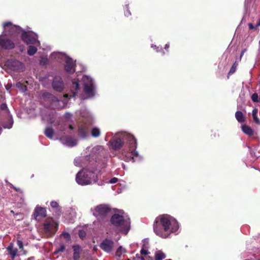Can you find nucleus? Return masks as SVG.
<instances>
[{"mask_svg": "<svg viewBox=\"0 0 260 260\" xmlns=\"http://www.w3.org/2000/svg\"><path fill=\"white\" fill-rule=\"evenodd\" d=\"M153 229L157 236L162 238H167L171 233L177 234L179 225L174 217L166 214L156 218Z\"/></svg>", "mask_w": 260, "mask_h": 260, "instance_id": "1", "label": "nucleus"}, {"mask_svg": "<svg viewBox=\"0 0 260 260\" xmlns=\"http://www.w3.org/2000/svg\"><path fill=\"white\" fill-rule=\"evenodd\" d=\"M101 177L100 171L94 168H87L79 171L76 175V181L81 185H86L92 183L102 185L103 183L99 181Z\"/></svg>", "mask_w": 260, "mask_h": 260, "instance_id": "2", "label": "nucleus"}, {"mask_svg": "<svg viewBox=\"0 0 260 260\" xmlns=\"http://www.w3.org/2000/svg\"><path fill=\"white\" fill-rule=\"evenodd\" d=\"M111 222L117 230L126 235L130 229V219L122 210L118 211L112 215Z\"/></svg>", "mask_w": 260, "mask_h": 260, "instance_id": "3", "label": "nucleus"}, {"mask_svg": "<svg viewBox=\"0 0 260 260\" xmlns=\"http://www.w3.org/2000/svg\"><path fill=\"white\" fill-rule=\"evenodd\" d=\"M128 145L131 149H136L137 142L134 137L128 133H121L119 137L115 138L111 142V146L115 150H119L123 145L124 142Z\"/></svg>", "mask_w": 260, "mask_h": 260, "instance_id": "4", "label": "nucleus"}, {"mask_svg": "<svg viewBox=\"0 0 260 260\" xmlns=\"http://www.w3.org/2000/svg\"><path fill=\"white\" fill-rule=\"evenodd\" d=\"M82 82L86 98H93L96 93V86L93 79L90 76L84 75L82 77Z\"/></svg>", "mask_w": 260, "mask_h": 260, "instance_id": "5", "label": "nucleus"}, {"mask_svg": "<svg viewBox=\"0 0 260 260\" xmlns=\"http://www.w3.org/2000/svg\"><path fill=\"white\" fill-rule=\"evenodd\" d=\"M44 100L49 102V107L54 109H59L66 107L67 103L64 101L59 100L55 96L49 92H44L42 95Z\"/></svg>", "mask_w": 260, "mask_h": 260, "instance_id": "6", "label": "nucleus"}, {"mask_svg": "<svg viewBox=\"0 0 260 260\" xmlns=\"http://www.w3.org/2000/svg\"><path fill=\"white\" fill-rule=\"evenodd\" d=\"M58 229V223L52 219H47L44 223V233L47 237L53 236Z\"/></svg>", "mask_w": 260, "mask_h": 260, "instance_id": "7", "label": "nucleus"}, {"mask_svg": "<svg viewBox=\"0 0 260 260\" xmlns=\"http://www.w3.org/2000/svg\"><path fill=\"white\" fill-rule=\"evenodd\" d=\"M3 34L5 36H14L23 31L20 26L13 25L10 22L4 23L3 24Z\"/></svg>", "mask_w": 260, "mask_h": 260, "instance_id": "8", "label": "nucleus"}, {"mask_svg": "<svg viewBox=\"0 0 260 260\" xmlns=\"http://www.w3.org/2000/svg\"><path fill=\"white\" fill-rule=\"evenodd\" d=\"M93 215L99 220L106 217L110 211V208L106 205H100L91 210Z\"/></svg>", "mask_w": 260, "mask_h": 260, "instance_id": "9", "label": "nucleus"}, {"mask_svg": "<svg viewBox=\"0 0 260 260\" xmlns=\"http://www.w3.org/2000/svg\"><path fill=\"white\" fill-rule=\"evenodd\" d=\"M121 157L125 161H139L142 160V157L139 154L138 151L133 150H123L122 151Z\"/></svg>", "mask_w": 260, "mask_h": 260, "instance_id": "10", "label": "nucleus"}, {"mask_svg": "<svg viewBox=\"0 0 260 260\" xmlns=\"http://www.w3.org/2000/svg\"><path fill=\"white\" fill-rule=\"evenodd\" d=\"M22 40L26 44L40 45V43L38 40V35L32 31H23L21 35Z\"/></svg>", "mask_w": 260, "mask_h": 260, "instance_id": "11", "label": "nucleus"}, {"mask_svg": "<svg viewBox=\"0 0 260 260\" xmlns=\"http://www.w3.org/2000/svg\"><path fill=\"white\" fill-rule=\"evenodd\" d=\"M5 66L10 70L14 71L22 72L24 70V64L15 59L7 60L5 63Z\"/></svg>", "mask_w": 260, "mask_h": 260, "instance_id": "12", "label": "nucleus"}, {"mask_svg": "<svg viewBox=\"0 0 260 260\" xmlns=\"http://www.w3.org/2000/svg\"><path fill=\"white\" fill-rule=\"evenodd\" d=\"M59 140L63 145L68 147H74L77 144V140L70 136H62Z\"/></svg>", "mask_w": 260, "mask_h": 260, "instance_id": "13", "label": "nucleus"}, {"mask_svg": "<svg viewBox=\"0 0 260 260\" xmlns=\"http://www.w3.org/2000/svg\"><path fill=\"white\" fill-rule=\"evenodd\" d=\"M14 43L3 35L0 36V47L5 49H11L14 47Z\"/></svg>", "mask_w": 260, "mask_h": 260, "instance_id": "14", "label": "nucleus"}, {"mask_svg": "<svg viewBox=\"0 0 260 260\" xmlns=\"http://www.w3.org/2000/svg\"><path fill=\"white\" fill-rule=\"evenodd\" d=\"M52 85L53 89L56 91L61 92L64 88L63 81L62 78L59 76H56L54 78Z\"/></svg>", "mask_w": 260, "mask_h": 260, "instance_id": "15", "label": "nucleus"}, {"mask_svg": "<svg viewBox=\"0 0 260 260\" xmlns=\"http://www.w3.org/2000/svg\"><path fill=\"white\" fill-rule=\"evenodd\" d=\"M70 93L66 94L64 95V97L66 98H68L69 96H70V98L75 97V96L77 95V93L79 90L78 81L75 80L72 81V84L70 85Z\"/></svg>", "mask_w": 260, "mask_h": 260, "instance_id": "16", "label": "nucleus"}, {"mask_svg": "<svg viewBox=\"0 0 260 260\" xmlns=\"http://www.w3.org/2000/svg\"><path fill=\"white\" fill-rule=\"evenodd\" d=\"M114 245V242L109 239L104 240L100 244V248L104 251L109 253L113 249Z\"/></svg>", "mask_w": 260, "mask_h": 260, "instance_id": "17", "label": "nucleus"}, {"mask_svg": "<svg viewBox=\"0 0 260 260\" xmlns=\"http://www.w3.org/2000/svg\"><path fill=\"white\" fill-rule=\"evenodd\" d=\"M64 69L66 72L69 73H73L75 72V63L73 59L67 56L65 59Z\"/></svg>", "mask_w": 260, "mask_h": 260, "instance_id": "18", "label": "nucleus"}, {"mask_svg": "<svg viewBox=\"0 0 260 260\" xmlns=\"http://www.w3.org/2000/svg\"><path fill=\"white\" fill-rule=\"evenodd\" d=\"M46 215V211L44 208L37 207L36 208L34 216L36 220L39 221Z\"/></svg>", "mask_w": 260, "mask_h": 260, "instance_id": "19", "label": "nucleus"}, {"mask_svg": "<svg viewBox=\"0 0 260 260\" xmlns=\"http://www.w3.org/2000/svg\"><path fill=\"white\" fill-rule=\"evenodd\" d=\"M67 57V56L66 54L61 52H53L51 55V58L54 59L57 61L64 60Z\"/></svg>", "mask_w": 260, "mask_h": 260, "instance_id": "20", "label": "nucleus"}, {"mask_svg": "<svg viewBox=\"0 0 260 260\" xmlns=\"http://www.w3.org/2000/svg\"><path fill=\"white\" fill-rule=\"evenodd\" d=\"M79 134L82 138H85L88 132V127L86 124L79 125Z\"/></svg>", "mask_w": 260, "mask_h": 260, "instance_id": "21", "label": "nucleus"}, {"mask_svg": "<svg viewBox=\"0 0 260 260\" xmlns=\"http://www.w3.org/2000/svg\"><path fill=\"white\" fill-rule=\"evenodd\" d=\"M104 150L103 146L100 145L95 146L91 149V155L94 156V155H99L102 153Z\"/></svg>", "mask_w": 260, "mask_h": 260, "instance_id": "22", "label": "nucleus"}, {"mask_svg": "<svg viewBox=\"0 0 260 260\" xmlns=\"http://www.w3.org/2000/svg\"><path fill=\"white\" fill-rule=\"evenodd\" d=\"M7 249L11 255L12 258L14 259L17 254V249L15 247H14L13 245L11 243L10 245L7 247Z\"/></svg>", "mask_w": 260, "mask_h": 260, "instance_id": "23", "label": "nucleus"}, {"mask_svg": "<svg viewBox=\"0 0 260 260\" xmlns=\"http://www.w3.org/2000/svg\"><path fill=\"white\" fill-rule=\"evenodd\" d=\"M73 248L74 250V259L77 260L79 257V254L81 251V248L80 246L78 245H74Z\"/></svg>", "mask_w": 260, "mask_h": 260, "instance_id": "24", "label": "nucleus"}, {"mask_svg": "<svg viewBox=\"0 0 260 260\" xmlns=\"http://www.w3.org/2000/svg\"><path fill=\"white\" fill-rule=\"evenodd\" d=\"M166 257L165 254L161 250H157L155 252V260H162Z\"/></svg>", "mask_w": 260, "mask_h": 260, "instance_id": "25", "label": "nucleus"}, {"mask_svg": "<svg viewBox=\"0 0 260 260\" xmlns=\"http://www.w3.org/2000/svg\"><path fill=\"white\" fill-rule=\"evenodd\" d=\"M242 131L246 135L249 136H251L253 135V130L249 126H248L247 125H242Z\"/></svg>", "mask_w": 260, "mask_h": 260, "instance_id": "26", "label": "nucleus"}, {"mask_svg": "<svg viewBox=\"0 0 260 260\" xmlns=\"http://www.w3.org/2000/svg\"><path fill=\"white\" fill-rule=\"evenodd\" d=\"M235 117L239 122L242 123L245 121L244 115L241 111H237L235 113Z\"/></svg>", "mask_w": 260, "mask_h": 260, "instance_id": "27", "label": "nucleus"}, {"mask_svg": "<svg viewBox=\"0 0 260 260\" xmlns=\"http://www.w3.org/2000/svg\"><path fill=\"white\" fill-rule=\"evenodd\" d=\"M54 130L50 127H47L45 131V135L49 139H52L54 136Z\"/></svg>", "mask_w": 260, "mask_h": 260, "instance_id": "28", "label": "nucleus"}, {"mask_svg": "<svg viewBox=\"0 0 260 260\" xmlns=\"http://www.w3.org/2000/svg\"><path fill=\"white\" fill-rule=\"evenodd\" d=\"M65 249V246L63 244H60L59 246L56 248L55 251L53 253V254L55 255H57V256H58L59 253L64 251Z\"/></svg>", "mask_w": 260, "mask_h": 260, "instance_id": "29", "label": "nucleus"}, {"mask_svg": "<svg viewBox=\"0 0 260 260\" xmlns=\"http://www.w3.org/2000/svg\"><path fill=\"white\" fill-rule=\"evenodd\" d=\"M91 136L93 137H98L101 134V131L98 127H94L91 130Z\"/></svg>", "mask_w": 260, "mask_h": 260, "instance_id": "30", "label": "nucleus"}, {"mask_svg": "<svg viewBox=\"0 0 260 260\" xmlns=\"http://www.w3.org/2000/svg\"><path fill=\"white\" fill-rule=\"evenodd\" d=\"M257 112H258L257 109H254L252 110V117H253V121H254V122H255L257 124H260V120L257 117Z\"/></svg>", "mask_w": 260, "mask_h": 260, "instance_id": "31", "label": "nucleus"}, {"mask_svg": "<svg viewBox=\"0 0 260 260\" xmlns=\"http://www.w3.org/2000/svg\"><path fill=\"white\" fill-rule=\"evenodd\" d=\"M37 51V49L36 47L32 46H29L27 50V53L29 55H33L36 53Z\"/></svg>", "mask_w": 260, "mask_h": 260, "instance_id": "32", "label": "nucleus"}, {"mask_svg": "<svg viewBox=\"0 0 260 260\" xmlns=\"http://www.w3.org/2000/svg\"><path fill=\"white\" fill-rule=\"evenodd\" d=\"M125 249L122 246H120L117 250L116 252V256L117 257H120L122 254L125 252Z\"/></svg>", "mask_w": 260, "mask_h": 260, "instance_id": "33", "label": "nucleus"}, {"mask_svg": "<svg viewBox=\"0 0 260 260\" xmlns=\"http://www.w3.org/2000/svg\"><path fill=\"white\" fill-rule=\"evenodd\" d=\"M16 85L22 92H25L27 90V87L26 85H23L20 82L17 83Z\"/></svg>", "mask_w": 260, "mask_h": 260, "instance_id": "34", "label": "nucleus"}, {"mask_svg": "<svg viewBox=\"0 0 260 260\" xmlns=\"http://www.w3.org/2000/svg\"><path fill=\"white\" fill-rule=\"evenodd\" d=\"M78 235H79V237L81 239H83L85 237V236L86 235V233L84 230H81L79 231Z\"/></svg>", "mask_w": 260, "mask_h": 260, "instance_id": "35", "label": "nucleus"}, {"mask_svg": "<svg viewBox=\"0 0 260 260\" xmlns=\"http://www.w3.org/2000/svg\"><path fill=\"white\" fill-rule=\"evenodd\" d=\"M57 129L60 132L66 130L65 125L63 123H59L57 127Z\"/></svg>", "mask_w": 260, "mask_h": 260, "instance_id": "36", "label": "nucleus"}, {"mask_svg": "<svg viewBox=\"0 0 260 260\" xmlns=\"http://www.w3.org/2000/svg\"><path fill=\"white\" fill-rule=\"evenodd\" d=\"M81 159L80 158H76L74 160V164L76 166L81 167Z\"/></svg>", "mask_w": 260, "mask_h": 260, "instance_id": "37", "label": "nucleus"}, {"mask_svg": "<svg viewBox=\"0 0 260 260\" xmlns=\"http://www.w3.org/2000/svg\"><path fill=\"white\" fill-rule=\"evenodd\" d=\"M251 99L254 102H258V96L256 93H253L251 96Z\"/></svg>", "mask_w": 260, "mask_h": 260, "instance_id": "38", "label": "nucleus"}, {"mask_svg": "<svg viewBox=\"0 0 260 260\" xmlns=\"http://www.w3.org/2000/svg\"><path fill=\"white\" fill-rule=\"evenodd\" d=\"M60 236L63 237L67 240H69L70 239V235L68 233H63L60 235Z\"/></svg>", "mask_w": 260, "mask_h": 260, "instance_id": "39", "label": "nucleus"}, {"mask_svg": "<svg viewBox=\"0 0 260 260\" xmlns=\"http://www.w3.org/2000/svg\"><path fill=\"white\" fill-rule=\"evenodd\" d=\"M147 247L145 245H144V248L141 249V254L142 255H147L148 254V252L147 250H146L145 248H146Z\"/></svg>", "mask_w": 260, "mask_h": 260, "instance_id": "40", "label": "nucleus"}, {"mask_svg": "<svg viewBox=\"0 0 260 260\" xmlns=\"http://www.w3.org/2000/svg\"><path fill=\"white\" fill-rule=\"evenodd\" d=\"M236 67H237L236 66V63H235L233 65V66L231 68V69H230V71L229 72V74H233V73H234L235 72V71H236Z\"/></svg>", "mask_w": 260, "mask_h": 260, "instance_id": "41", "label": "nucleus"}, {"mask_svg": "<svg viewBox=\"0 0 260 260\" xmlns=\"http://www.w3.org/2000/svg\"><path fill=\"white\" fill-rule=\"evenodd\" d=\"M17 244L19 249H22L23 247V244L21 240H18L17 241Z\"/></svg>", "mask_w": 260, "mask_h": 260, "instance_id": "42", "label": "nucleus"}, {"mask_svg": "<svg viewBox=\"0 0 260 260\" xmlns=\"http://www.w3.org/2000/svg\"><path fill=\"white\" fill-rule=\"evenodd\" d=\"M118 181V179L117 178L114 177L112 178L110 180H109V183L113 184L115 183Z\"/></svg>", "mask_w": 260, "mask_h": 260, "instance_id": "43", "label": "nucleus"}, {"mask_svg": "<svg viewBox=\"0 0 260 260\" xmlns=\"http://www.w3.org/2000/svg\"><path fill=\"white\" fill-rule=\"evenodd\" d=\"M50 205L53 208H55L57 207L58 206L57 203L56 202H51L50 203Z\"/></svg>", "mask_w": 260, "mask_h": 260, "instance_id": "44", "label": "nucleus"}, {"mask_svg": "<svg viewBox=\"0 0 260 260\" xmlns=\"http://www.w3.org/2000/svg\"><path fill=\"white\" fill-rule=\"evenodd\" d=\"M54 115H52L49 119H46V120L50 123H53L54 120H53Z\"/></svg>", "mask_w": 260, "mask_h": 260, "instance_id": "45", "label": "nucleus"}, {"mask_svg": "<svg viewBox=\"0 0 260 260\" xmlns=\"http://www.w3.org/2000/svg\"><path fill=\"white\" fill-rule=\"evenodd\" d=\"M7 105L6 104H2L1 105V109L3 110H7Z\"/></svg>", "mask_w": 260, "mask_h": 260, "instance_id": "46", "label": "nucleus"}, {"mask_svg": "<svg viewBox=\"0 0 260 260\" xmlns=\"http://www.w3.org/2000/svg\"><path fill=\"white\" fill-rule=\"evenodd\" d=\"M246 51V49H244V50H242V51L241 52V54H240V59H241V58L242 57V56H243L244 53Z\"/></svg>", "mask_w": 260, "mask_h": 260, "instance_id": "47", "label": "nucleus"}, {"mask_svg": "<svg viewBox=\"0 0 260 260\" xmlns=\"http://www.w3.org/2000/svg\"><path fill=\"white\" fill-rule=\"evenodd\" d=\"M249 28L250 29H252L253 28H255V26H253V25L252 23H249L248 24Z\"/></svg>", "mask_w": 260, "mask_h": 260, "instance_id": "48", "label": "nucleus"}, {"mask_svg": "<svg viewBox=\"0 0 260 260\" xmlns=\"http://www.w3.org/2000/svg\"><path fill=\"white\" fill-rule=\"evenodd\" d=\"M124 15L125 16L128 17V16L131 15V13H130V11L129 10H127L125 13H124Z\"/></svg>", "mask_w": 260, "mask_h": 260, "instance_id": "49", "label": "nucleus"}, {"mask_svg": "<svg viewBox=\"0 0 260 260\" xmlns=\"http://www.w3.org/2000/svg\"><path fill=\"white\" fill-rule=\"evenodd\" d=\"M65 117L66 118H70L71 117V114L69 113H67L66 114H65Z\"/></svg>", "mask_w": 260, "mask_h": 260, "instance_id": "50", "label": "nucleus"}, {"mask_svg": "<svg viewBox=\"0 0 260 260\" xmlns=\"http://www.w3.org/2000/svg\"><path fill=\"white\" fill-rule=\"evenodd\" d=\"M12 124H13V122H11L10 124H9V126H4V128H11L12 127Z\"/></svg>", "mask_w": 260, "mask_h": 260, "instance_id": "51", "label": "nucleus"}, {"mask_svg": "<svg viewBox=\"0 0 260 260\" xmlns=\"http://www.w3.org/2000/svg\"><path fill=\"white\" fill-rule=\"evenodd\" d=\"M259 26H260V19L258 21V22L256 23V24L255 25V28H257V27H258Z\"/></svg>", "mask_w": 260, "mask_h": 260, "instance_id": "52", "label": "nucleus"}, {"mask_svg": "<svg viewBox=\"0 0 260 260\" xmlns=\"http://www.w3.org/2000/svg\"><path fill=\"white\" fill-rule=\"evenodd\" d=\"M169 48V44H166L165 47V49L168 50Z\"/></svg>", "mask_w": 260, "mask_h": 260, "instance_id": "53", "label": "nucleus"}, {"mask_svg": "<svg viewBox=\"0 0 260 260\" xmlns=\"http://www.w3.org/2000/svg\"><path fill=\"white\" fill-rule=\"evenodd\" d=\"M151 47H152V48L154 47V48L156 49V51H157V52H158V47H157L156 46H154V45H151Z\"/></svg>", "mask_w": 260, "mask_h": 260, "instance_id": "54", "label": "nucleus"}, {"mask_svg": "<svg viewBox=\"0 0 260 260\" xmlns=\"http://www.w3.org/2000/svg\"><path fill=\"white\" fill-rule=\"evenodd\" d=\"M137 256L138 257H139L138 256V254H137ZM140 257L141 258V259L142 260H144V259H145V258H144V256H141V257Z\"/></svg>", "mask_w": 260, "mask_h": 260, "instance_id": "55", "label": "nucleus"}, {"mask_svg": "<svg viewBox=\"0 0 260 260\" xmlns=\"http://www.w3.org/2000/svg\"><path fill=\"white\" fill-rule=\"evenodd\" d=\"M69 129L70 130H73V127L72 126V125H70L69 127Z\"/></svg>", "mask_w": 260, "mask_h": 260, "instance_id": "56", "label": "nucleus"}, {"mask_svg": "<svg viewBox=\"0 0 260 260\" xmlns=\"http://www.w3.org/2000/svg\"><path fill=\"white\" fill-rule=\"evenodd\" d=\"M27 260H34V257H31V258H28Z\"/></svg>", "mask_w": 260, "mask_h": 260, "instance_id": "57", "label": "nucleus"}, {"mask_svg": "<svg viewBox=\"0 0 260 260\" xmlns=\"http://www.w3.org/2000/svg\"><path fill=\"white\" fill-rule=\"evenodd\" d=\"M87 149L88 150V151H89V150H90V147H88V148H87Z\"/></svg>", "mask_w": 260, "mask_h": 260, "instance_id": "58", "label": "nucleus"}]
</instances>
